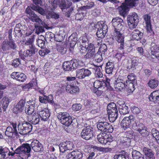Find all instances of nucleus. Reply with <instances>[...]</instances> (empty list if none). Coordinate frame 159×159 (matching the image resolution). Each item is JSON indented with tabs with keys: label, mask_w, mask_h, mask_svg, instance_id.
Wrapping results in <instances>:
<instances>
[{
	"label": "nucleus",
	"mask_w": 159,
	"mask_h": 159,
	"mask_svg": "<svg viewBox=\"0 0 159 159\" xmlns=\"http://www.w3.org/2000/svg\"><path fill=\"white\" fill-rule=\"evenodd\" d=\"M34 42L33 38L27 39L26 40L23 41V44L29 46V49L24 52L23 54H20V57L22 59L30 61L34 59V55L38 51L33 44Z\"/></svg>",
	"instance_id": "1"
},
{
	"label": "nucleus",
	"mask_w": 159,
	"mask_h": 159,
	"mask_svg": "<svg viewBox=\"0 0 159 159\" xmlns=\"http://www.w3.org/2000/svg\"><path fill=\"white\" fill-rule=\"evenodd\" d=\"M108 121L107 117L100 118L97 123L98 130L102 132L111 133L113 131V127Z\"/></svg>",
	"instance_id": "2"
},
{
	"label": "nucleus",
	"mask_w": 159,
	"mask_h": 159,
	"mask_svg": "<svg viewBox=\"0 0 159 159\" xmlns=\"http://www.w3.org/2000/svg\"><path fill=\"white\" fill-rule=\"evenodd\" d=\"M57 118L60 122L62 124L66 126H69L72 124L73 120L69 114L67 112H60L57 114Z\"/></svg>",
	"instance_id": "3"
},
{
	"label": "nucleus",
	"mask_w": 159,
	"mask_h": 159,
	"mask_svg": "<svg viewBox=\"0 0 159 159\" xmlns=\"http://www.w3.org/2000/svg\"><path fill=\"white\" fill-rule=\"evenodd\" d=\"M33 126L30 123L25 121L19 122L18 125L19 133L22 135H27L32 130Z\"/></svg>",
	"instance_id": "4"
},
{
	"label": "nucleus",
	"mask_w": 159,
	"mask_h": 159,
	"mask_svg": "<svg viewBox=\"0 0 159 159\" xmlns=\"http://www.w3.org/2000/svg\"><path fill=\"white\" fill-rule=\"evenodd\" d=\"M95 27L97 29L96 33L97 37L101 39L103 38L107 32V26L103 23H102L98 22L95 25Z\"/></svg>",
	"instance_id": "5"
},
{
	"label": "nucleus",
	"mask_w": 159,
	"mask_h": 159,
	"mask_svg": "<svg viewBox=\"0 0 159 159\" xmlns=\"http://www.w3.org/2000/svg\"><path fill=\"white\" fill-rule=\"evenodd\" d=\"M6 135L9 138H11L18 135L17 130V124L15 122L11 123L10 126H8L5 132Z\"/></svg>",
	"instance_id": "6"
},
{
	"label": "nucleus",
	"mask_w": 159,
	"mask_h": 159,
	"mask_svg": "<svg viewBox=\"0 0 159 159\" xmlns=\"http://www.w3.org/2000/svg\"><path fill=\"white\" fill-rule=\"evenodd\" d=\"M132 128L134 130L138 132L141 135L145 134L147 127L143 124L139 122L134 116V119L133 121Z\"/></svg>",
	"instance_id": "7"
},
{
	"label": "nucleus",
	"mask_w": 159,
	"mask_h": 159,
	"mask_svg": "<svg viewBox=\"0 0 159 159\" xmlns=\"http://www.w3.org/2000/svg\"><path fill=\"white\" fill-rule=\"evenodd\" d=\"M111 23L114 28V30L121 31L124 26V22L122 19L119 17L113 18Z\"/></svg>",
	"instance_id": "8"
},
{
	"label": "nucleus",
	"mask_w": 159,
	"mask_h": 159,
	"mask_svg": "<svg viewBox=\"0 0 159 159\" xmlns=\"http://www.w3.org/2000/svg\"><path fill=\"white\" fill-rule=\"evenodd\" d=\"M18 148L20 157L25 155H26L27 157L30 156L31 150L30 144L28 143H23Z\"/></svg>",
	"instance_id": "9"
},
{
	"label": "nucleus",
	"mask_w": 159,
	"mask_h": 159,
	"mask_svg": "<svg viewBox=\"0 0 159 159\" xmlns=\"http://www.w3.org/2000/svg\"><path fill=\"white\" fill-rule=\"evenodd\" d=\"M81 137L86 140H89L93 137V128L90 126L84 127L81 133Z\"/></svg>",
	"instance_id": "10"
},
{
	"label": "nucleus",
	"mask_w": 159,
	"mask_h": 159,
	"mask_svg": "<svg viewBox=\"0 0 159 159\" xmlns=\"http://www.w3.org/2000/svg\"><path fill=\"white\" fill-rule=\"evenodd\" d=\"M17 48V45L15 41L13 39L9 41H4L2 44V48L3 51L7 52L10 50H15Z\"/></svg>",
	"instance_id": "11"
},
{
	"label": "nucleus",
	"mask_w": 159,
	"mask_h": 159,
	"mask_svg": "<svg viewBox=\"0 0 159 159\" xmlns=\"http://www.w3.org/2000/svg\"><path fill=\"white\" fill-rule=\"evenodd\" d=\"M120 31L114 30L113 38L118 43H120V48H123L125 46V36L120 32Z\"/></svg>",
	"instance_id": "12"
},
{
	"label": "nucleus",
	"mask_w": 159,
	"mask_h": 159,
	"mask_svg": "<svg viewBox=\"0 0 159 159\" xmlns=\"http://www.w3.org/2000/svg\"><path fill=\"white\" fill-rule=\"evenodd\" d=\"M143 19L144 21L143 23L146 25V28L147 31L150 33L151 34H153L154 33L152 28L151 16L150 14H147L144 15L143 16Z\"/></svg>",
	"instance_id": "13"
},
{
	"label": "nucleus",
	"mask_w": 159,
	"mask_h": 159,
	"mask_svg": "<svg viewBox=\"0 0 159 159\" xmlns=\"http://www.w3.org/2000/svg\"><path fill=\"white\" fill-rule=\"evenodd\" d=\"M134 119V116L130 115L128 117H125L122 120L121 123V126L124 129L130 128L132 126V125Z\"/></svg>",
	"instance_id": "14"
},
{
	"label": "nucleus",
	"mask_w": 159,
	"mask_h": 159,
	"mask_svg": "<svg viewBox=\"0 0 159 159\" xmlns=\"http://www.w3.org/2000/svg\"><path fill=\"white\" fill-rule=\"evenodd\" d=\"M73 144L72 142L69 141L61 143L58 147L61 152L63 153L68 150H72Z\"/></svg>",
	"instance_id": "15"
},
{
	"label": "nucleus",
	"mask_w": 159,
	"mask_h": 159,
	"mask_svg": "<svg viewBox=\"0 0 159 159\" xmlns=\"http://www.w3.org/2000/svg\"><path fill=\"white\" fill-rule=\"evenodd\" d=\"M76 73L77 78L83 79L86 76H89L91 74V71L88 69L83 68L77 70Z\"/></svg>",
	"instance_id": "16"
},
{
	"label": "nucleus",
	"mask_w": 159,
	"mask_h": 159,
	"mask_svg": "<svg viewBox=\"0 0 159 159\" xmlns=\"http://www.w3.org/2000/svg\"><path fill=\"white\" fill-rule=\"evenodd\" d=\"M126 81V80H125L124 79H121V77L120 78H118L115 81L114 83V87L115 89L120 91L124 89L125 88H126L125 84Z\"/></svg>",
	"instance_id": "17"
},
{
	"label": "nucleus",
	"mask_w": 159,
	"mask_h": 159,
	"mask_svg": "<svg viewBox=\"0 0 159 159\" xmlns=\"http://www.w3.org/2000/svg\"><path fill=\"white\" fill-rule=\"evenodd\" d=\"M11 78L17 80L24 82L26 79V76L23 73L18 72H13L11 75Z\"/></svg>",
	"instance_id": "18"
},
{
	"label": "nucleus",
	"mask_w": 159,
	"mask_h": 159,
	"mask_svg": "<svg viewBox=\"0 0 159 159\" xmlns=\"http://www.w3.org/2000/svg\"><path fill=\"white\" fill-rule=\"evenodd\" d=\"M82 157V153L78 150L73 151L67 155V159H81Z\"/></svg>",
	"instance_id": "19"
},
{
	"label": "nucleus",
	"mask_w": 159,
	"mask_h": 159,
	"mask_svg": "<svg viewBox=\"0 0 159 159\" xmlns=\"http://www.w3.org/2000/svg\"><path fill=\"white\" fill-rule=\"evenodd\" d=\"M32 149L35 152H40L42 151L43 146L39 141L36 139L33 140L30 144Z\"/></svg>",
	"instance_id": "20"
},
{
	"label": "nucleus",
	"mask_w": 159,
	"mask_h": 159,
	"mask_svg": "<svg viewBox=\"0 0 159 159\" xmlns=\"http://www.w3.org/2000/svg\"><path fill=\"white\" fill-rule=\"evenodd\" d=\"M25 102V100L22 99L20 100L16 106L13 108V112L17 114L21 112L24 109Z\"/></svg>",
	"instance_id": "21"
},
{
	"label": "nucleus",
	"mask_w": 159,
	"mask_h": 159,
	"mask_svg": "<svg viewBox=\"0 0 159 159\" xmlns=\"http://www.w3.org/2000/svg\"><path fill=\"white\" fill-rule=\"evenodd\" d=\"M145 134L141 135L143 137H146L147 140L149 141V145L150 146L152 147V146L154 147L155 149H158V146L154 144L151 141H153V140H155V138L152 136V135L150 133V132L148 131V129L146 128V132H144Z\"/></svg>",
	"instance_id": "22"
},
{
	"label": "nucleus",
	"mask_w": 159,
	"mask_h": 159,
	"mask_svg": "<svg viewBox=\"0 0 159 159\" xmlns=\"http://www.w3.org/2000/svg\"><path fill=\"white\" fill-rule=\"evenodd\" d=\"M58 3L59 7L63 11L64 10L69 8L71 6L72 2L67 0H58Z\"/></svg>",
	"instance_id": "23"
},
{
	"label": "nucleus",
	"mask_w": 159,
	"mask_h": 159,
	"mask_svg": "<svg viewBox=\"0 0 159 159\" xmlns=\"http://www.w3.org/2000/svg\"><path fill=\"white\" fill-rule=\"evenodd\" d=\"M39 115L41 118V120L44 121H48L50 115L49 110L46 108L40 111Z\"/></svg>",
	"instance_id": "24"
},
{
	"label": "nucleus",
	"mask_w": 159,
	"mask_h": 159,
	"mask_svg": "<svg viewBox=\"0 0 159 159\" xmlns=\"http://www.w3.org/2000/svg\"><path fill=\"white\" fill-rule=\"evenodd\" d=\"M142 151L146 159H155L154 153L151 149L144 147L142 149Z\"/></svg>",
	"instance_id": "25"
},
{
	"label": "nucleus",
	"mask_w": 159,
	"mask_h": 159,
	"mask_svg": "<svg viewBox=\"0 0 159 159\" xmlns=\"http://www.w3.org/2000/svg\"><path fill=\"white\" fill-rule=\"evenodd\" d=\"M11 99L8 97H3L0 102V111H2V110L5 111Z\"/></svg>",
	"instance_id": "26"
},
{
	"label": "nucleus",
	"mask_w": 159,
	"mask_h": 159,
	"mask_svg": "<svg viewBox=\"0 0 159 159\" xmlns=\"http://www.w3.org/2000/svg\"><path fill=\"white\" fill-rule=\"evenodd\" d=\"M118 10L120 15L125 17L127 15L129 9V7H127L125 4L123 2L118 7Z\"/></svg>",
	"instance_id": "27"
},
{
	"label": "nucleus",
	"mask_w": 159,
	"mask_h": 159,
	"mask_svg": "<svg viewBox=\"0 0 159 159\" xmlns=\"http://www.w3.org/2000/svg\"><path fill=\"white\" fill-rule=\"evenodd\" d=\"M66 92L72 94H76L79 93L80 89L78 87L75 85H66Z\"/></svg>",
	"instance_id": "28"
},
{
	"label": "nucleus",
	"mask_w": 159,
	"mask_h": 159,
	"mask_svg": "<svg viewBox=\"0 0 159 159\" xmlns=\"http://www.w3.org/2000/svg\"><path fill=\"white\" fill-rule=\"evenodd\" d=\"M29 122L34 125H36L40 122L39 116L37 113H34L31 116V118L29 119Z\"/></svg>",
	"instance_id": "29"
},
{
	"label": "nucleus",
	"mask_w": 159,
	"mask_h": 159,
	"mask_svg": "<svg viewBox=\"0 0 159 159\" xmlns=\"http://www.w3.org/2000/svg\"><path fill=\"white\" fill-rule=\"evenodd\" d=\"M132 39L134 40H139L143 36V34L138 29H135L132 32Z\"/></svg>",
	"instance_id": "30"
},
{
	"label": "nucleus",
	"mask_w": 159,
	"mask_h": 159,
	"mask_svg": "<svg viewBox=\"0 0 159 159\" xmlns=\"http://www.w3.org/2000/svg\"><path fill=\"white\" fill-rule=\"evenodd\" d=\"M111 111V112H108V119L111 122H113L118 117V113L117 109L116 111Z\"/></svg>",
	"instance_id": "31"
},
{
	"label": "nucleus",
	"mask_w": 159,
	"mask_h": 159,
	"mask_svg": "<svg viewBox=\"0 0 159 159\" xmlns=\"http://www.w3.org/2000/svg\"><path fill=\"white\" fill-rule=\"evenodd\" d=\"M129 9L136 7L138 5L139 2L138 0H125L124 2Z\"/></svg>",
	"instance_id": "32"
},
{
	"label": "nucleus",
	"mask_w": 159,
	"mask_h": 159,
	"mask_svg": "<svg viewBox=\"0 0 159 159\" xmlns=\"http://www.w3.org/2000/svg\"><path fill=\"white\" fill-rule=\"evenodd\" d=\"M119 105V110L120 114L125 115L129 113V110L128 106L125 103Z\"/></svg>",
	"instance_id": "33"
},
{
	"label": "nucleus",
	"mask_w": 159,
	"mask_h": 159,
	"mask_svg": "<svg viewBox=\"0 0 159 159\" xmlns=\"http://www.w3.org/2000/svg\"><path fill=\"white\" fill-rule=\"evenodd\" d=\"M114 69V64L112 62H108L106 63L105 71L107 74H112Z\"/></svg>",
	"instance_id": "34"
},
{
	"label": "nucleus",
	"mask_w": 159,
	"mask_h": 159,
	"mask_svg": "<svg viewBox=\"0 0 159 159\" xmlns=\"http://www.w3.org/2000/svg\"><path fill=\"white\" fill-rule=\"evenodd\" d=\"M159 81L157 79L154 78L150 79L148 84L149 87L152 89H155L158 86Z\"/></svg>",
	"instance_id": "35"
},
{
	"label": "nucleus",
	"mask_w": 159,
	"mask_h": 159,
	"mask_svg": "<svg viewBox=\"0 0 159 159\" xmlns=\"http://www.w3.org/2000/svg\"><path fill=\"white\" fill-rule=\"evenodd\" d=\"M72 60V68L73 70L75 69L80 68L84 65L82 61L76 59H74Z\"/></svg>",
	"instance_id": "36"
},
{
	"label": "nucleus",
	"mask_w": 159,
	"mask_h": 159,
	"mask_svg": "<svg viewBox=\"0 0 159 159\" xmlns=\"http://www.w3.org/2000/svg\"><path fill=\"white\" fill-rule=\"evenodd\" d=\"M72 60L64 62L63 65V70L66 71L73 70Z\"/></svg>",
	"instance_id": "37"
},
{
	"label": "nucleus",
	"mask_w": 159,
	"mask_h": 159,
	"mask_svg": "<svg viewBox=\"0 0 159 159\" xmlns=\"http://www.w3.org/2000/svg\"><path fill=\"white\" fill-rule=\"evenodd\" d=\"M28 18L32 22L37 23L39 24L42 23V20L34 12L30 16H28Z\"/></svg>",
	"instance_id": "38"
},
{
	"label": "nucleus",
	"mask_w": 159,
	"mask_h": 159,
	"mask_svg": "<svg viewBox=\"0 0 159 159\" xmlns=\"http://www.w3.org/2000/svg\"><path fill=\"white\" fill-rule=\"evenodd\" d=\"M127 20L139 23V16L136 13L134 12L128 16Z\"/></svg>",
	"instance_id": "39"
},
{
	"label": "nucleus",
	"mask_w": 159,
	"mask_h": 159,
	"mask_svg": "<svg viewBox=\"0 0 159 159\" xmlns=\"http://www.w3.org/2000/svg\"><path fill=\"white\" fill-rule=\"evenodd\" d=\"M132 155L133 159H144V155L139 152L136 150H133Z\"/></svg>",
	"instance_id": "40"
},
{
	"label": "nucleus",
	"mask_w": 159,
	"mask_h": 159,
	"mask_svg": "<svg viewBox=\"0 0 159 159\" xmlns=\"http://www.w3.org/2000/svg\"><path fill=\"white\" fill-rule=\"evenodd\" d=\"M155 93L154 91L152 92L149 95L148 99L150 101L156 103L159 101V97Z\"/></svg>",
	"instance_id": "41"
},
{
	"label": "nucleus",
	"mask_w": 159,
	"mask_h": 159,
	"mask_svg": "<svg viewBox=\"0 0 159 159\" xmlns=\"http://www.w3.org/2000/svg\"><path fill=\"white\" fill-rule=\"evenodd\" d=\"M151 53L154 56L159 52V47L158 45L154 43H152L150 46Z\"/></svg>",
	"instance_id": "42"
},
{
	"label": "nucleus",
	"mask_w": 159,
	"mask_h": 159,
	"mask_svg": "<svg viewBox=\"0 0 159 159\" xmlns=\"http://www.w3.org/2000/svg\"><path fill=\"white\" fill-rule=\"evenodd\" d=\"M105 85L104 81H101L98 80L95 81L93 84L94 87L97 89L104 88Z\"/></svg>",
	"instance_id": "43"
},
{
	"label": "nucleus",
	"mask_w": 159,
	"mask_h": 159,
	"mask_svg": "<svg viewBox=\"0 0 159 159\" xmlns=\"http://www.w3.org/2000/svg\"><path fill=\"white\" fill-rule=\"evenodd\" d=\"M96 102V100L93 99L90 100H87L85 102L84 105L88 110H90Z\"/></svg>",
	"instance_id": "44"
},
{
	"label": "nucleus",
	"mask_w": 159,
	"mask_h": 159,
	"mask_svg": "<svg viewBox=\"0 0 159 159\" xmlns=\"http://www.w3.org/2000/svg\"><path fill=\"white\" fill-rule=\"evenodd\" d=\"M8 151V149L6 147L3 148L0 146V159H5L7 157V152Z\"/></svg>",
	"instance_id": "45"
},
{
	"label": "nucleus",
	"mask_w": 159,
	"mask_h": 159,
	"mask_svg": "<svg viewBox=\"0 0 159 159\" xmlns=\"http://www.w3.org/2000/svg\"><path fill=\"white\" fill-rule=\"evenodd\" d=\"M20 25H16L15 28H14V32L15 33V37H17L18 38L21 37L23 36H25V34H23V32H21L19 30Z\"/></svg>",
	"instance_id": "46"
},
{
	"label": "nucleus",
	"mask_w": 159,
	"mask_h": 159,
	"mask_svg": "<svg viewBox=\"0 0 159 159\" xmlns=\"http://www.w3.org/2000/svg\"><path fill=\"white\" fill-rule=\"evenodd\" d=\"M138 59L136 57L133 58L132 60L131 64L128 65L127 67V69L130 70L131 69H134L135 67L138 64Z\"/></svg>",
	"instance_id": "47"
},
{
	"label": "nucleus",
	"mask_w": 159,
	"mask_h": 159,
	"mask_svg": "<svg viewBox=\"0 0 159 159\" xmlns=\"http://www.w3.org/2000/svg\"><path fill=\"white\" fill-rule=\"evenodd\" d=\"M20 25V28L19 30L23 32V34H25V36L29 35L30 34L28 31V28L25 25H22L21 24L19 23L16 24V25Z\"/></svg>",
	"instance_id": "48"
},
{
	"label": "nucleus",
	"mask_w": 159,
	"mask_h": 159,
	"mask_svg": "<svg viewBox=\"0 0 159 159\" xmlns=\"http://www.w3.org/2000/svg\"><path fill=\"white\" fill-rule=\"evenodd\" d=\"M107 109L108 112H111V111H116L117 110L116 104L114 102L109 103L107 105Z\"/></svg>",
	"instance_id": "49"
},
{
	"label": "nucleus",
	"mask_w": 159,
	"mask_h": 159,
	"mask_svg": "<svg viewBox=\"0 0 159 159\" xmlns=\"http://www.w3.org/2000/svg\"><path fill=\"white\" fill-rule=\"evenodd\" d=\"M57 50L60 52L62 54H64L66 52L67 49L63 46V44L61 43L60 44H57L56 47Z\"/></svg>",
	"instance_id": "50"
},
{
	"label": "nucleus",
	"mask_w": 159,
	"mask_h": 159,
	"mask_svg": "<svg viewBox=\"0 0 159 159\" xmlns=\"http://www.w3.org/2000/svg\"><path fill=\"white\" fill-rule=\"evenodd\" d=\"M124 48H121L120 47L119 48V50L116 54L115 57L117 58L118 60H120L121 58L124 56Z\"/></svg>",
	"instance_id": "51"
},
{
	"label": "nucleus",
	"mask_w": 159,
	"mask_h": 159,
	"mask_svg": "<svg viewBox=\"0 0 159 159\" xmlns=\"http://www.w3.org/2000/svg\"><path fill=\"white\" fill-rule=\"evenodd\" d=\"M103 56H104V55L98 52L97 53L95 54L93 58L98 63H99L102 60Z\"/></svg>",
	"instance_id": "52"
},
{
	"label": "nucleus",
	"mask_w": 159,
	"mask_h": 159,
	"mask_svg": "<svg viewBox=\"0 0 159 159\" xmlns=\"http://www.w3.org/2000/svg\"><path fill=\"white\" fill-rule=\"evenodd\" d=\"M126 88L127 89L130 90L131 91H133L135 88L134 87V84L136 83H134L131 82H128V81L126 80Z\"/></svg>",
	"instance_id": "53"
},
{
	"label": "nucleus",
	"mask_w": 159,
	"mask_h": 159,
	"mask_svg": "<svg viewBox=\"0 0 159 159\" xmlns=\"http://www.w3.org/2000/svg\"><path fill=\"white\" fill-rule=\"evenodd\" d=\"M66 10L65 13V16L69 18L70 16H71V15H74V9L73 7H71L69 8L68 9H66Z\"/></svg>",
	"instance_id": "54"
},
{
	"label": "nucleus",
	"mask_w": 159,
	"mask_h": 159,
	"mask_svg": "<svg viewBox=\"0 0 159 159\" xmlns=\"http://www.w3.org/2000/svg\"><path fill=\"white\" fill-rule=\"evenodd\" d=\"M32 8L33 10L35 11L42 15H43L45 14V11L44 9L39 6L34 5L32 6Z\"/></svg>",
	"instance_id": "55"
},
{
	"label": "nucleus",
	"mask_w": 159,
	"mask_h": 159,
	"mask_svg": "<svg viewBox=\"0 0 159 159\" xmlns=\"http://www.w3.org/2000/svg\"><path fill=\"white\" fill-rule=\"evenodd\" d=\"M95 75L97 78H102L103 75L102 72V69L98 66L95 67Z\"/></svg>",
	"instance_id": "56"
},
{
	"label": "nucleus",
	"mask_w": 159,
	"mask_h": 159,
	"mask_svg": "<svg viewBox=\"0 0 159 159\" xmlns=\"http://www.w3.org/2000/svg\"><path fill=\"white\" fill-rule=\"evenodd\" d=\"M37 80H33L32 81H30L29 83L26 84L24 86L23 88L25 89H29L32 88L34 85H36L37 84Z\"/></svg>",
	"instance_id": "57"
},
{
	"label": "nucleus",
	"mask_w": 159,
	"mask_h": 159,
	"mask_svg": "<svg viewBox=\"0 0 159 159\" xmlns=\"http://www.w3.org/2000/svg\"><path fill=\"white\" fill-rule=\"evenodd\" d=\"M127 22L129 28L131 30H133L136 28L138 25V23L135 21L127 20Z\"/></svg>",
	"instance_id": "58"
},
{
	"label": "nucleus",
	"mask_w": 159,
	"mask_h": 159,
	"mask_svg": "<svg viewBox=\"0 0 159 159\" xmlns=\"http://www.w3.org/2000/svg\"><path fill=\"white\" fill-rule=\"evenodd\" d=\"M21 61L19 58L14 59L11 63V65L14 67L16 68L19 65L21 64Z\"/></svg>",
	"instance_id": "59"
},
{
	"label": "nucleus",
	"mask_w": 159,
	"mask_h": 159,
	"mask_svg": "<svg viewBox=\"0 0 159 159\" xmlns=\"http://www.w3.org/2000/svg\"><path fill=\"white\" fill-rule=\"evenodd\" d=\"M122 154H116L114 156V159H126L127 155V152H123Z\"/></svg>",
	"instance_id": "60"
},
{
	"label": "nucleus",
	"mask_w": 159,
	"mask_h": 159,
	"mask_svg": "<svg viewBox=\"0 0 159 159\" xmlns=\"http://www.w3.org/2000/svg\"><path fill=\"white\" fill-rule=\"evenodd\" d=\"M107 46L105 44H101L98 52L104 56L105 52L107 51Z\"/></svg>",
	"instance_id": "61"
},
{
	"label": "nucleus",
	"mask_w": 159,
	"mask_h": 159,
	"mask_svg": "<svg viewBox=\"0 0 159 159\" xmlns=\"http://www.w3.org/2000/svg\"><path fill=\"white\" fill-rule=\"evenodd\" d=\"M103 133L100 134H98L97 136V139L98 141L101 144H105V142L106 141L105 138H104Z\"/></svg>",
	"instance_id": "62"
},
{
	"label": "nucleus",
	"mask_w": 159,
	"mask_h": 159,
	"mask_svg": "<svg viewBox=\"0 0 159 159\" xmlns=\"http://www.w3.org/2000/svg\"><path fill=\"white\" fill-rule=\"evenodd\" d=\"M44 39H38L37 40V42L38 46L42 49L44 48L45 47V42L44 40L45 39L44 37H43Z\"/></svg>",
	"instance_id": "63"
},
{
	"label": "nucleus",
	"mask_w": 159,
	"mask_h": 159,
	"mask_svg": "<svg viewBox=\"0 0 159 159\" xmlns=\"http://www.w3.org/2000/svg\"><path fill=\"white\" fill-rule=\"evenodd\" d=\"M7 157H8V156H13L15 154H17L18 155V156L20 157L18 148L13 152H10L9 150L8 149V151L7 152Z\"/></svg>",
	"instance_id": "64"
}]
</instances>
